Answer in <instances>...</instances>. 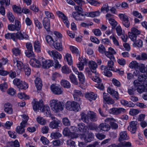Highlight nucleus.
<instances>
[{
	"instance_id": "nucleus-51",
	"label": "nucleus",
	"mask_w": 147,
	"mask_h": 147,
	"mask_svg": "<svg viewBox=\"0 0 147 147\" xmlns=\"http://www.w3.org/2000/svg\"><path fill=\"white\" fill-rule=\"evenodd\" d=\"M86 0V1H85L86 2H88L91 5L94 6H99L100 4V3L94 0H89L88 1V0Z\"/></svg>"
},
{
	"instance_id": "nucleus-35",
	"label": "nucleus",
	"mask_w": 147,
	"mask_h": 147,
	"mask_svg": "<svg viewBox=\"0 0 147 147\" xmlns=\"http://www.w3.org/2000/svg\"><path fill=\"white\" fill-rule=\"evenodd\" d=\"M77 75L80 83L84 84L85 83V77L84 75L82 72H80Z\"/></svg>"
},
{
	"instance_id": "nucleus-25",
	"label": "nucleus",
	"mask_w": 147,
	"mask_h": 147,
	"mask_svg": "<svg viewBox=\"0 0 147 147\" xmlns=\"http://www.w3.org/2000/svg\"><path fill=\"white\" fill-rule=\"evenodd\" d=\"M128 139L129 137L127 135L126 131H122L120 133V137L119 138V141L120 142L124 140H128Z\"/></svg>"
},
{
	"instance_id": "nucleus-58",
	"label": "nucleus",
	"mask_w": 147,
	"mask_h": 147,
	"mask_svg": "<svg viewBox=\"0 0 147 147\" xmlns=\"http://www.w3.org/2000/svg\"><path fill=\"white\" fill-rule=\"evenodd\" d=\"M34 24L36 26L38 29H41L42 27V25L41 23L39 22L37 18H35L34 19Z\"/></svg>"
},
{
	"instance_id": "nucleus-64",
	"label": "nucleus",
	"mask_w": 147,
	"mask_h": 147,
	"mask_svg": "<svg viewBox=\"0 0 147 147\" xmlns=\"http://www.w3.org/2000/svg\"><path fill=\"white\" fill-rule=\"evenodd\" d=\"M67 145L70 147H76V146L75 142L72 141L71 140H68L67 141Z\"/></svg>"
},
{
	"instance_id": "nucleus-34",
	"label": "nucleus",
	"mask_w": 147,
	"mask_h": 147,
	"mask_svg": "<svg viewBox=\"0 0 147 147\" xmlns=\"http://www.w3.org/2000/svg\"><path fill=\"white\" fill-rule=\"evenodd\" d=\"M121 102L122 105L126 106L129 107H133L135 105L132 102H128L125 100H122L121 101Z\"/></svg>"
},
{
	"instance_id": "nucleus-50",
	"label": "nucleus",
	"mask_w": 147,
	"mask_h": 147,
	"mask_svg": "<svg viewBox=\"0 0 147 147\" xmlns=\"http://www.w3.org/2000/svg\"><path fill=\"white\" fill-rule=\"evenodd\" d=\"M140 112V111L138 109H130L129 111V114L132 116L136 115Z\"/></svg>"
},
{
	"instance_id": "nucleus-54",
	"label": "nucleus",
	"mask_w": 147,
	"mask_h": 147,
	"mask_svg": "<svg viewBox=\"0 0 147 147\" xmlns=\"http://www.w3.org/2000/svg\"><path fill=\"white\" fill-rule=\"evenodd\" d=\"M22 119V121L20 123L21 125H22V124L26 125V123L29 118L28 116L25 114H23L21 116Z\"/></svg>"
},
{
	"instance_id": "nucleus-27",
	"label": "nucleus",
	"mask_w": 147,
	"mask_h": 147,
	"mask_svg": "<svg viewBox=\"0 0 147 147\" xmlns=\"http://www.w3.org/2000/svg\"><path fill=\"white\" fill-rule=\"evenodd\" d=\"M17 38L20 40L27 39L28 38V35L24 32H17Z\"/></svg>"
},
{
	"instance_id": "nucleus-47",
	"label": "nucleus",
	"mask_w": 147,
	"mask_h": 147,
	"mask_svg": "<svg viewBox=\"0 0 147 147\" xmlns=\"http://www.w3.org/2000/svg\"><path fill=\"white\" fill-rule=\"evenodd\" d=\"M46 38L47 42L50 45H52L54 43L55 41L51 36H47Z\"/></svg>"
},
{
	"instance_id": "nucleus-41",
	"label": "nucleus",
	"mask_w": 147,
	"mask_h": 147,
	"mask_svg": "<svg viewBox=\"0 0 147 147\" xmlns=\"http://www.w3.org/2000/svg\"><path fill=\"white\" fill-rule=\"evenodd\" d=\"M54 47L56 49L60 51L63 50V47L61 42H57L53 44Z\"/></svg>"
},
{
	"instance_id": "nucleus-15",
	"label": "nucleus",
	"mask_w": 147,
	"mask_h": 147,
	"mask_svg": "<svg viewBox=\"0 0 147 147\" xmlns=\"http://www.w3.org/2000/svg\"><path fill=\"white\" fill-rule=\"evenodd\" d=\"M100 13L99 11H96L90 12H85L84 14H82V16H86L88 17L94 18L95 16H98Z\"/></svg>"
},
{
	"instance_id": "nucleus-60",
	"label": "nucleus",
	"mask_w": 147,
	"mask_h": 147,
	"mask_svg": "<svg viewBox=\"0 0 147 147\" xmlns=\"http://www.w3.org/2000/svg\"><path fill=\"white\" fill-rule=\"evenodd\" d=\"M52 143L54 146H59L63 144V141L59 140H56L53 141Z\"/></svg>"
},
{
	"instance_id": "nucleus-24",
	"label": "nucleus",
	"mask_w": 147,
	"mask_h": 147,
	"mask_svg": "<svg viewBox=\"0 0 147 147\" xmlns=\"http://www.w3.org/2000/svg\"><path fill=\"white\" fill-rule=\"evenodd\" d=\"M85 97L90 101L94 100L96 99V96L93 92L87 93H86Z\"/></svg>"
},
{
	"instance_id": "nucleus-31",
	"label": "nucleus",
	"mask_w": 147,
	"mask_h": 147,
	"mask_svg": "<svg viewBox=\"0 0 147 147\" xmlns=\"http://www.w3.org/2000/svg\"><path fill=\"white\" fill-rule=\"evenodd\" d=\"M138 63L136 61H133L129 63V67L131 69H136V71L137 70V69H138L139 66Z\"/></svg>"
},
{
	"instance_id": "nucleus-2",
	"label": "nucleus",
	"mask_w": 147,
	"mask_h": 147,
	"mask_svg": "<svg viewBox=\"0 0 147 147\" xmlns=\"http://www.w3.org/2000/svg\"><path fill=\"white\" fill-rule=\"evenodd\" d=\"M32 105L34 111H36L40 108V111L43 112L45 115L48 116L50 115V108L48 105L44 106L42 100H40L39 102H38L36 99H34L32 102Z\"/></svg>"
},
{
	"instance_id": "nucleus-3",
	"label": "nucleus",
	"mask_w": 147,
	"mask_h": 147,
	"mask_svg": "<svg viewBox=\"0 0 147 147\" xmlns=\"http://www.w3.org/2000/svg\"><path fill=\"white\" fill-rule=\"evenodd\" d=\"M49 105L51 110L55 112H57L63 109L62 103L56 99L50 100Z\"/></svg>"
},
{
	"instance_id": "nucleus-61",
	"label": "nucleus",
	"mask_w": 147,
	"mask_h": 147,
	"mask_svg": "<svg viewBox=\"0 0 147 147\" xmlns=\"http://www.w3.org/2000/svg\"><path fill=\"white\" fill-rule=\"evenodd\" d=\"M7 85L6 82H4L0 84V89L2 92H5L7 88Z\"/></svg>"
},
{
	"instance_id": "nucleus-36",
	"label": "nucleus",
	"mask_w": 147,
	"mask_h": 147,
	"mask_svg": "<svg viewBox=\"0 0 147 147\" xmlns=\"http://www.w3.org/2000/svg\"><path fill=\"white\" fill-rule=\"evenodd\" d=\"M61 84L62 86L65 88H69L71 86L69 82L65 80H62L61 81Z\"/></svg>"
},
{
	"instance_id": "nucleus-56",
	"label": "nucleus",
	"mask_w": 147,
	"mask_h": 147,
	"mask_svg": "<svg viewBox=\"0 0 147 147\" xmlns=\"http://www.w3.org/2000/svg\"><path fill=\"white\" fill-rule=\"evenodd\" d=\"M7 17L10 22H13L14 20V17L11 12L9 11L8 12Z\"/></svg>"
},
{
	"instance_id": "nucleus-55",
	"label": "nucleus",
	"mask_w": 147,
	"mask_h": 147,
	"mask_svg": "<svg viewBox=\"0 0 147 147\" xmlns=\"http://www.w3.org/2000/svg\"><path fill=\"white\" fill-rule=\"evenodd\" d=\"M40 141L44 145H48L49 143V140L46 137L42 136L40 139Z\"/></svg>"
},
{
	"instance_id": "nucleus-48",
	"label": "nucleus",
	"mask_w": 147,
	"mask_h": 147,
	"mask_svg": "<svg viewBox=\"0 0 147 147\" xmlns=\"http://www.w3.org/2000/svg\"><path fill=\"white\" fill-rule=\"evenodd\" d=\"M26 56L29 58H33L35 57V55L32 50H26L25 52Z\"/></svg>"
},
{
	"instance_id": "nucleus-43",
	"label": "nucleus",
	"mask_w": 147,
	"mask_h": 147,
	"mask_svg": "<svg viewBox=\"0 0 147 147\" xmlns=\"http://www.w3.org/2000/svg\"><path fill=\"white\" fill-rule=\"evenodd\" d=\"M113 60L108 61L107 63V68L109 70L114 71L115 69L114 67V62Z\"/></svg>"
},
{
	"instance_id": "nucleus-16",
	"label": "nucleus",
	"mask_w": 147,
	"mask_h": 147,
	"mask_svg": "<svg viewBox=\"0 0 147 147\" xmlns=\"http://www.w3.org/2000/svg\"><path fill=\"white\" fill-rule=\"evenodd\" d=\"M116 121L115 119L112 118H107L105 120V122H109L110 123L111 127L113 129H116L118 127L117 124L115 123Z\"/></svg>"
},
{
	"instance_id": "nucleus-63",
	"label": "nucleus",
	"mask_w": 147,
	"mask_h": 147,
	"mask_svg": "<svg viewBox=\"0 0 147 147\" xmlns=\"http://www.w3.org/2000/svg\"><path fill=\"white\" fill-rule=\"evenodd\" d=\"M12 9L14 12L19 13H21V8L16 5L13 6Z\"/></svg>"
},
{
	"instance_id": "nucleus-59",
	"label": "nucleus",
	"mask_w": 147,
	"mask_h": 147,
	"mask_svg": "<svg viewBox=\"0 0 147 147\" xmlns=\"http://www.w3.org/2000/svg\"><path fill=\"white\" fill-rule=\"evenodd\" d=\"M139 69L140 71L142 73H146L147 70L145 71V66L143 64H142L139 65L138 69Z\"/></svg>"
},
{
	"instance_id": "nucleus-26",
	"label": "nucleus",
	"mask_w": 147,
	"mask_h": 147,
	"mask_svg": "<svg viewBox=\"0 0 147 147\" xmlns=\"http://www.w3.org/2000/svg\"><path fill=\"white\" fill-rule=\"evenodd\" d=\"M34 46L36 52L39 53L40 52L41 45L38 40H36L34 42Z\"/></svg>"
},
{
	"instance_id": "nucleus-53",
	"label": "nucleus",
	"mask_w": 147,
	"mask_h": 147,
	"mask_svg": "<svg viewBox=\"0 0 147 147\" xmlns=\"http://www.w3.org/2000/svg\"><path fill=\"white\" fill-rule=\"evenodd\" d=\"M87 63H82V62H78L76 64V66L80 71H82L84 70V64Z\"/></svg>"
},
{
	"instance_id": "nucleus-42",
	"label": "nucleus",
	"mask_w": 147,
	"mask_h": 147,
	"mask_svg": "<svg viewBox=\"0 0 147 147\" xmlns=\"http://www.w3.org/2000/svg\"><path fill=\"white\" fill-rule=\"evenodd\" d=\"M61 134L59 133L52 132L50 135V137L53 139L59 138L61 137Z\"/></svg>"
},
{
	"instance_id": "nucleus-13",
	"label": "nucleus",
	"mask_w": 147,
	"mask_h": 147,
	"mask_svg": "<svg viewBox=\"0 0 147 147\" xmlns=\"http://www.w3.org/2000/svg\"><path fill=\"white\" fill-rule=\"evenodd\" d=\"M126 110L124 108H113L110 109L109 110L110 113L115 115H118L121 113H125Z\"/></svg>"
},
{
	"instance_id": "nucleus-28",
	"label": "nucleus",
	"mask_w": 147,
	"mask_h": 147,
	"mask_svg": "<svg viewBox=\"0 0 147 147\" xmlns=\"http://www.w3.org/2000/svg\"><path fill=\"white\" fill-rule=\"evenodd\" d=\"M60 123L61 121L59 120L53 121L50 123L49 127L53 129H56L58 127L59 124Z\"/></svg>"
},
{
	"instance_id": "nucleus-40",
	"label": "nucleus",
	"mask_w": 147,
	"mask_h": 147,
	"mask_svg": "<svg viewBox=\"0 0 147 147\" xmlns=\"http://www.w3.org/2000/svg\"><path fill=\"white\" fill-rule=\"evenodd\" d=\"M70 50L72 53L76 54L77 56L79 55V51L78 49L76 47L70 45L69 46Z\"/></svg>"
},
{
	"instance_id": "nucleus-5",
	"label": "nucleus",
	"mask_w": 147,
	"mask_h": 147,
	"mask_svg": "<svg viewBox=\"0 0 147 147\" xmlns=\"http://www.w3.org/2000/svg\"><path fill=\"white\" fill-rule=\"evenodd\" d=\"M66 108L72 111H78L80 109L79 104L74 101H67L65 104Z\"/></svg>"
},
{
	"instance_id": "nucleus-49",
	"label": "nucleus",
	"mask_w": 147,
	"mask_h": 147,
	"mask_svg": "<svg viewBox=\"0 0 147 147\" xmlns=\"http://www.w3.org/2000/svg\"><path fill=\"white\" fill-rule=\"evenodd\" d=\"M12 51L13 55L16 56L20 55L21 54V51L18 48H14Z\"/></svg>"
},
{
	"instance_id": "nucleus-20",
	"label": "nucleus",
	"mask_w": 147,
	"mask_h": 147,
	"mask_svg": "<svg viewBox=\"0 0 147 147\" xmlns=\"http://www.w3.org/2000/svg\"><path fill=\"white\" fill-rule=\"evenodd\" d=\"M63 134L64 136H69L72 139L78 137V136L77 135H75V136H73V134H71L70 130L69 128L67 127H66L63 129Z\"/></svg>"
},
{
	"instance_id": "nucleus-8",
	"label": "nucleus",
	"mask_w": 147,
	"mask_h": 147,
	"mask_svg": "<svg viewBox=\"0 0 147 147\" xmlns=\"http://www.w3.org/2000/svg\"><path fill=\"white\" fill-rule=\"evenodd\" d=\"M57 13L59 18L61 19L66 27L69 28V24L68 20L67 18L66 15L63 12L59 11H57Z\"/></svg>"
},
{
	"instance_id": "nucleus-29",
	"label": "nucleus",
	"mask_w": 147,
	"mask_h": 147,
	"mask_svg": "<svg viewBox=\"0 0 147 147\" xmlns=\"http://www.w3.org/2000/svg\"><path fill=\"white\" fill-rule=\"evenodd\" d=\"M35 84L38 90H39L41 89L42 86V82L40 78H36L35 80Z\"/></svg>"
},
{
	"instance_id": "nucleus-9",
	"label": "nucleus",
	"mask_w": 147,
	"mask_h": 147,
	"mask_svg": "<svg viewBox=\"0 0 147 147\" xmlns=\"http://www.w3.org/2000/svg\"><path fill=\"white\" fill-rule=\"evenodd\" d=\"M138 127V124L137 121H132L129 123L128 128V130L132 133L134 134L136 133Z\"/></svg>"
},
{
	"instance_id": "nucleus-21",
	"label": "nucleus",
	"mask_w": 147,
	"mask_h": 147,
	"mask_svg": "<svg viewBox=\"0 0 147 147\" xmlns=\"http://www.w3.org/2000/svg\"><path fill=\"white\" fill-rule=\"evenodd\" d=\"M42 23L46 30L47 31H49L50 28V24L49 19L47 17L44 18L43 20Z\"/></svg>"
},
{
	"instance_id": "nucleus-52",
	"label": "nucleus",
	"mask_w": 147,
	"mask_h": 147,
	"mask_svg": "<svg viewBox=\"0 0 147 147\" xmlns=\"http://www.w3.org/2000/svg\"><path fill=\"white\" fill-rule=\"evenodd\" d=\"M118 16L122 22L129 19L128 16L125 14H119Z\"/></svg>"
},
{
	"instance_id": "nucleus-10",
	"label": "nucleus",
	"mask_w": 147,
	"mask_h": 147,
	"mask_svg": "<svg viewBox=\"0 0 147 147\" xmlns=\"http://www.w3.org/2000/svg\"><path fill=\"white\" fill-rule=\"evenodd\" d=\"M42 66L45 68H49L53 65V62L51 60H45L42 57L41 60Z\"/></svg>"
},
{
	"instance_id": "nucleus-30",
	"label": "nucleus",
	"mask_w": 147,
	"mask_h": 147,
	"mask_svg": "<svg viewBox=\"0 0 147 147\" xmlns=\"http://www.w3.org/2000/svg\"><path fill=\"white\" fill-rule=\"evenodd\" d=\"M82 14L78 12H74L72 13V16L76 20L78 21H81L84 20V18H82L80 17V15L82 16Z\"/></svg>"
},
{
	"instance_id": "nucleus-57",
	"label": "nucleus",
	"mask_w": 147,
	"mask_h": 147,
	"mask_svg": "<svg viewBox=\"0 0 147 147\" xmlns=\"http://www.w3.org/2000/svg\"><path fill=\"white\" fill-rule=\"evenodd\" d=\"M18 96L19 98L20 99H28L29 97L25 93L23 92H20L18 94Z\"/></svg>"
},
{
	"instance_id": "nucleus-39",
	"label": "nucleus",
	"mask_w": 147,
	"mask_h": 147,
	"mask_svg": "<svg viewBox=\"0 0 147 147\" xmlns=\"http://www.w3.org/2000/svg\"><path fill=\"white\" fill-rule=\"evenodd\" d=\"M61 71L63 73L65 74H69L71 72V69L66 65H64L62 67Z\"/></svg>"
},
{
	"instance_id": "nucleus-12",
	"label": "nucleus",
	"mask_w": 147,
	"mask_h": 147,
	"mask_svg": "<svg viewBox=\"0 0 147 147\" xmlns=\"http://www.w3.org/2000/svg\"><path fill=\"white\" fill-rule=\"evenodd\" d=\"M80 138L82 140H83L86 142H91L93 139L94 135L92 133H89L86 135L85 134H82L80 135Z\"/></svg>"
},
{
	"instance_id": "nucleus-44",
	"label": "nucleus",
	"mask_w": 147,
	"mask_h": 147,
	"mask_svg": "<svg viewBox=\"0 0 147 147\" xmlns=\"http://www.w3.org/2000/svg\"><path fill=\"white\" fill-rule=\"evenodd\" d=\"M25 125L22 124V125L20 124V126H18L16 128V131L19 134H22L24 131V127L25 126Z\"/></svg>"
},
{
	"instance_id": "nucleus-4",
	"label": "nucleus",
	"mask_w": 147,
	"mask_h": 147,
	"mask_svg": "<svg viewBox=\"0 0 147 147\" xmlns=\"http://www.w3.org/2000/svg\"><path fill=\"white\" fill-rule=\"evenodd\" d=\"M81 115L82 120L84 122L87 123H88L89 121V118L88 117H90V120L91 121H96L97 119L96 114L93 112L91 111H89L88 112L87 115L88 116L85 114L84 113H82L81 114Z\"/></svg>"
},
{
	"instance_id": "nucleus-45",
	"label": "nucleus",
	"mask_w": 147,
	"mask_h": 147,
	"mask_svg": "<svg viewBox=\"0 0 147 147\" xmlns=\"http://www.w3.org/2000/svg\"><path fill=\"white\" fill-rule=\"evenodd\" d=\"M69 130L71 134H73V136H75V135H77L78 136H78L79 134L77 133L78 131V130L76 127L71 126L70 127V130Z\"/></svg>"
},
{
	"instance_id": "nucleus-33",
	"label": "nucleus",
	"mask_w": 147,
	"mask_h": 147,
	"mask_svg": "<svg viewBox=\"0 0 147 147\" xmlns=\"http://www.w3.org/2000/svg\"><path fill=\"white\" fill-rule=\"evenodd\" d=\"M78 128L79 130L81 132H84L86 131L88 129V127L85 126L83 123H80L78 124Z\"/></svg>"
},
{
	"instance_id": "nucleus-11",
	"label": "nucleus",
	"mask_w": 147,
	"mask_h": 147,
	"mask_svg": "<svg viewBox=\"0 0 147 147\" xmlns=\"http://www.w3.org/2000/svg\"><path fill=\"white\" fill-rule=\"evenodd\" d=\"M47 53L54 59H58L60 60L62 58L61 54L56 50L48 51Z\"/></svg>"
},
{
	"instance_id": "nucleus-14",
	"label": "nucleus",
	"mask_w": 147,
	"mask_h": 147,
	"mask_svg": "<svg viewBox=\"0 0 147 147\" xmlns=\"http://www.w3.org/2000/svg\"><path fill=\"white\" fill-rule=\"evenodd\" d=\"M88 66L92 72L94 73H96L97 65L95 62L92 60L89 61L88 62Z\"/></svg>"
},
{
	"instance_id": "nucleus-6",
	"label": "nucleus",
	"mask_w": 147,
	"mask_h": 147,
	"mask_svg": "<svg viewBox=\"0 0 147 147\" xmlns=\"http://www.w3.org/2000/svg\"><path fill=\"white\" fill-rule=\"evenodd\" d=\"M13 66L16 67L18 69L21 71H24L25 67L27 65L24 64L18 57H13Z\"/></svg>"
},
{
	"instance_id": "nucleus-37",
	"label": "nucleus",
	"mask_w": 147,
	"mask_h": 147,
	"mask_svg": "<svg viewBox=\"0 0 147 147\" xmlns=\"http://www.w3.org/2000/svg\"><path fill=\"white\" fill-rule=\"evenodd\" d=\"M94 74L93 77L92 78V80L94 82H97L98 84L101 82L102 80L99 78V74L96 72V73H94Z\"/></svg>"
},
{
	"instance_id": "nucleus-22",
	"label": "nucleus",
	"mask_w": 147,
	"mask_h": 147,
	"mask_svg": "<svg viewBox=\"0 0 147 147\" xmlns=\"http://www.w3.org/2000/svg\"><path fill=\"white\" fill-rule=\"evenodd\" d=\"M4 111L8 114H11L12 113L13 109L12 106L9 103H7L4 105Z\"/></svg>"
},
{
	"instance_id": "nucleus-32",
	"label": "nucleus",
	"mask_w": 147,
	"mask_h": 147,
	"mask_svg": "<svg viewBox=\"0 0 147 147\" xmlns=\"http://www.w3.org/2000/svg\"><path fill=\"white\" fill-rule=\"evenodd\" d=\"M69 78L71 83L76 85L78 84L77 78L75 75L72 73L71 74L69 75Z\"/></svg>"
},
{
	"instance_id": "nucleus-23",
	"label": "nucleus",
	"mask_w": 147,
	"mask_h": 147,
	"mask_svg": "<svg viewBox=\"0 0 147 147\" xmlns=\"http://www.w3.org/2000/svg\"><path fill=\"white\" fill-rule=\"evenodd\" d=\"M81 92L79 90H74V91L73 95L76 100L79 101L80 100V97L82 96Z\"/></svg>"
},
{
	"instance_id": "nucleus-18",
	"label": "nucleus",
	"mask_w": 147,
	"mask_h": 147,
	"mask_svg": "<svg viewBox=\"0 0 147 147\" xmlns=\"http://www.w3.org/2000/svg\"><path fill=\"white\" fill-rule=\"evenodd\" d=\"M64 59L66 61L69 65H73V59L71 55L68 53H66L64 55Z\"/></svg>"
},
{
	"instance_id": "nucleus-19",
	"label": "nucleus",
	"mask_w": 147,
	"mask_h": 147,
	"mask_svg": "<svg viewBox=\"0 0 147 147\" xmlns=\"http://www.w3.org/2000/svg\"><path fill=\"white\" fill-rule=\"evenodd\" d=\"M107 91L109 93L112 95L113 97L116 98V100L119 99V94L117 92L115 91L110 87H108Z\"/></svg>"
},
{
	"instance_id": "nucleus-46",
	"label": "nucleus",
	"mask_w": 147,
	"mask_h": 147,
	"mask_svg": "<svg viewBox=\"0 0 147 147\" xmlns=\"http://www.w3.org/2000/svg\"><path fill=\"white\" fill-rule=\"evenodd\" d=\"M28 87V84L24 81H22L19 87L20 89L25 90Z\"/></svg>"
},
{
	"instance_id": "nucleus-38",
	"label": "nucleus",
	"mask_w": 147,
	"mask_h": 147,
	"mask_svg": "<svg viewBox=\"0 0 147 147\" xmlns=\"http://www.w3.org/2000/svg\"><path fill=\"white\" fill-rule=\"evenodd\" d=\"M36 121L39 124L41 125H45L47 123L46 120L43 117L38 116L36 118Z\"/></svg>"
},
{
	"instance_id": "nucleus-7",
	"label": "nucleus",
	"mask_w": 147,
	"mask_h": 147,
	"mask_svg": "<svg viewBox=\"0 0 147 147\" xmlns=\"http://www.w3.org/2000/svg\"><path fill=\"white\" fill-rule=\"evenodd\" d=\"M51 91L55 94H61L63 91V89L59 85L57 84H53L50 86Z\"/></svg>"
},
{
	"instance_id": "nucleus-62",
	"label": "nucleus",
	"mask_w": 147,
	"mask_h": 147,
	"mask_svg": "<svg viewBox=\"0 0 147 147\" xmlns=\"http://www.w3.org/2000/svg\"><path fill=\"white\" fill-rule=\"evenodd\" d=\"M128 36L129 37L132 41L134 42L135 41V40L136 39L137 36L136 35L132 33L129 32L128 33Z\"/></svg>"
},
{
	"instance_id": "nucleus-17",
	"label": "nucleus",
	"mask_w": 147,
	"mask_h": 147,
	"mask_svg": "<svg viewBox=\"0 0 147 147\" xmlns=\"http://www.w3.org/2000/svg\"><path fill=\"white\" fill-rule=\"evenodd\" d=\"M98 128L100 130L107 131L110 129V127L108 124L104 123L100 124L98 127Z\"/></svg>"
},
{
	"instance_id": "nucleus-1",
	"label": "nucleus",
	"mask_w": 147,
	"mask_h": 147,
	"mask_svg": "<svg viewBox=\"0 0 147 147\" xmlns=\"http://www.w3.org/2000/svg\"><path fill=\"white\" fill-rule=\"evenodd\" d=\"M134 75L138 76V79L134 82V85L138 92L141 93L145 90V88L147 86V77L144 75H140V72L137 70L134 72Z\"/></svg>"
}]
</instances>
